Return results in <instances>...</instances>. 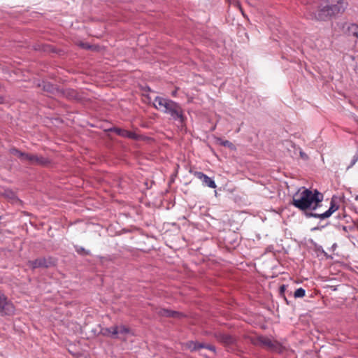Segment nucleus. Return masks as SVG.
Listing matches in <instances>:
<instances>
[{"mask_svg":"<svg viewBox=\"0 0 358 358\" xmlns=\"http://www.w3.org/2000/svg\"><path fill=\"white\" fill-rule=\"evenodd\" d=\"M323 198V194L317 189L311 190L303 187L293 195L290 203L306 215L308 210H315L320 207Z\"/></svg>","mask_w":358,"mask_h":358,"instance_id":"1","label":"nucleus"},{"mask_svg":"<svg viewBox=\"0 0 358 358\" xmlns=\"http://www.w3.org/2000/svg\"><path fill=\"white\" fill-rule=\"evenodd\" d=\"M153 106L157 110L169 114L175 121H178L180 123H183L185 121L181 106L171 99L156 96L153 101Z\"/></svg>","mask_w":358,"mask_h":358,"instance_id":"2","label":"nucleus"},{"mask_svg":"<svg viewBox=\"0 0 358 358\" xmlns=\"http://www.w3.org/2000/svg\"><path fill=\"white\" fill-rule=\"evenodd\" d=\"M15 307L13 304L8 300L7 297L0 293V315H12L15 313Z\"/></svg>","mask_w":358,"mask_h":358,"instance_id":"3","label":"nucleus"},{"mask_svg":"<svg viewBox=\"0 0 358 358\" xmlns=\"http://www.w3.org/2000/svg\"><path fill=\"white\" fill-rule=\"evenodd\" d=\"M330 204V207L327 211L322 213H308L306 214V217L308 218H319L320 220H324L326 218L329 217L334 212H336L338 209V206L335 203L333 199H331Z\"/></svg>","mask_w":358,"mask_h":358,"instance_id":"4","label":"nucleus"},{"mask_svg":"<svg viewBox=\"0 0 358 358\" xmlns=\"http://www.w3.org/2000/svg\"><path fill=\"white\" fill-rule=\"evenodd\" d=\"M27 265L32 269L37 268H48L52 265L51 258L41 257L29 261Z\"/></svg>","mask_w":358,"mask_h":358,"instance_id":"5","label":"nucleus"},{"mask_svg":"<svg viewBox=\"0 0 358 358\" xmlns=\"http://www.w3.org/2000/svg\"><path fill=\"white\" fill-rule=\"evenodd\" d=\"M275 340H272L264 336H259L256 338H251V343L255 345H260L265 348L268 350H271L272 345Z\"/></svg>","mask_w":358,"mask_h":358,"instance_id":"6","label":"nucleus"},{"mask_svg":"<svg viewBox=\"0 0 358 358\" xmlns=\"http://www.w3.org/2000/svg\"><path fill=\"white\" fill-rule=\"evenodd\" d=\"M189 172L192 174H193L195 177L201 180L203 182V185H204L205 186H207L210 188L216 187V184L215 181L212 178H209L207 175L204 174L203 173L200 171H190Z\"/></svg>","mask_w":358,"mask_h":358,"instance_id":"7","label":"nucleus"},{"mask_svg":"<svg viewBox=\"0 0 358 358\" xmlns=\"http://www.w3.org/2000/svg\"><path fill=\"white\" fill-rule=\"evenodd\" d=\"M31 165H41V166H45L50 163V161L48 159L45 158L42 156H39L37 155L34 154H28L27 161Z\"/></svg>","mask_w":358,"mask_h":358,"instance_id":"8","label":"nucleus"},{"mask_svg":"<svg viewBox=\"0 0 358 358\" xmlns=\"http://www.w3.org/2000/svg\"><path fill=\"white\" fill-rule=\"evenodd\" d=\"M187 346L191 351H196L201 348H206L213 352H216V349L214 345L197 341H189L187 343Z\"/></svg>","mask_w":358,"mask_h":358,"instance_id":"9","label":"nucleus"},{"mask_svg":"<svg viewBox=\"0 0 358 358\" xmlns=\"http://www.w3.org/2000/svg\"><path fill=\"white\" fill-rule=\"evenodd\" d=\"M38 87H42L44 92L49 93L50 95L59 96L60 89L49 82L43 81L38 84Z\"/></svg>","mask_w":358,"mask_h":358,"instance_id":"10","label":"nucleus"},{"mask_svg":"<svg viewBox=\"0 0 358 358\" xmlns=\"http://www.w3.org/2000/svg\"><path fill=\"white\" fill-rule=\"evenodd\" d=\"M215 337L218 341L227 346L236 345V338L231 335L220 333Z\"/></svg>","mask_w":358,"mask_h":358,"instance_id":"11","label":"nucleus"},{"mask_svg":"<svg viewBox=\"0 0 358 358\" xmlns=\"http://www.w3.org/2000/svg\"><path fill=\"white\" fill-rule=\"evenodd\" d=\"M110 131L115 132L116 134L122 137L128 138L134 140H136L138 138V134L124 129L113 127L110 129Z\"/></svg>","mask_w":358,"mask_h":358,"instance_id":"12","label":"nucleus"},{"mask_svg":"<svg viewBox=\"0 0 358 358\" xmlns=\"http://www.w3.org/2000/svg\"><path fill=\"white\" fill-rule=\"evenodd\" d=\"M59 97H65L66 99L71 100H78L80 99V96L77 91L73 89H60Z\"/></svg>","mask_w":358,"mask_h":358,"instance_id":"13","label":"nucleus"},{"mask_svg":"<svg viewBox=\"0 0 358 358\" xmlns=\"http://www.w3.org/2000/svg\"><path fill=\"white\" fill-rule=\"evenodd\" d=\"M287 350L286 346L283 345L281 343L278 341H275L272 348L271 349V352L277 353L278 355H282Z\"/></svg>","mask_w":358,"mask_h":358,"instance_id":"14","label":"nucleus"},{"mask_svg":"<svg viewBox=\"0 0 358 358\" xmlns=\"http://www.w3.org/2000/svg\"><path fill=\"white\" fill-rule=\"evenodd\" d=\"M9 152L13 155L17 156L22 162H26L27 159L28 154L27 152H24L20 151V150L12 148L9 150Z\"/></svg>","mask_w":358,"mask_h":358,"instance_id":"15","label":"nucleus"},{"mask_svg":"<svg viewBox=\"0 0 358 358\" xmlns=\"http://www.w3.org/2000/svg\"><path fill=\"white\" fill-rule=\"evenodd\" d=\"M347 27V33L350 36H355V34H357V30H358V25L357 24L352 23V24H345L343 27L345 28Z\"/></svg>","mask_w":358,"mask_h":358,"instance_id":"16","label":"nucleus"},{"mask_svg":"<svg viewBox=\"0 0 358 358\" xmlns=\"http://www.w3.org/2000/svg\"><path fill=\"white\" fill-rule=\"evenodd\" d=\"M105 334L108 335L111 338H117L118 337V331H117V326H113L109 328H106L105 329Z\"/></svg>","mask_w":358,"mask_h":358,"instance_id":"17","label":"nucleus"},{"mask_svg":"<svg viewBox=\"0 0 358 358\" xmlns=\"http://www.w3.org/2000/svg\"><path fill=\"white\" fill-rule=\"evenodd\" d=\"M172 310L166 309V308H157L156 310V313L158 315L162 317H170L172 314Z\"/></svg>","mask_w":358,"mask_h":358,"instance_id":"18","label":"nucleus"},{"mask_svg":"<svg viewBox=\"0 0 358 358\" xmlns=\"http://www.w3.org/2000/svg\"><path fill=\"white\" fill-rule=\"evenodd\" d=\"M217 141L220 143V145L224 146V147H227L231 150L234 149L235 148V146L234 145L230 142L229 141H227V140H222L221 138H218L217 139Z\"/></svg>","mask_w":358,"mask_h":358,"instance_id":"19","label":"nucleus"},{"mask_svg":"<svg viewBox=\"0 0 358 358\" xmlns=\"http://www.w3.org/2000/svg\"><path fill=\"white\" fill-rule=\"evenodd\" d=\"M118 334L126 335L130 333V329L124 325L117 326Z\"/></svg>","mask_w":358,"mask_h":358,"instance_id":"20","label":"nucleus"},{"mask_svg":"<svg viewBox=\"0 0 358 358\" xmlns=\"http://www.w3.org/2000/svg\"><path fill=\"white\" fill-rule=\"evenodd\" d=\"M76 251L78 254L81 255H90V252L89 250H85L83 247L81 246H75Z\"/></svg>","mask_w":358,"mask_h":358,"instance_id":"21","label":"nucleus"},{"mask_svg":"<svg viewBox=\"0 0 358 358\" xmlns=\"http://www.w3.org/2000/svg\"><path fill=\"white\" fill-rule=\"evenodd\" d=\"M305 294H306L305 289L300 287L294 292V296L295 298H301V297L304 296Z\"/></svg>","mask_w":358,"mask_h":358,"instance_id":"22","label":"nucleus"},{"mask_svg":"<svg viewBox=\"0 0 358 358\" xmlns=\"http://www.w3.org/2000/svg\"><path fill=\"white\" fill-rule=\"evenodd\" d=\"M185 315L180 313V312H178V311H175V310H173L172 311V314L171 315L170 317H173V318H181L182 317H184Z\"/></svg>","mask_w":358,"mask_h":358,"instance_id":"23","label":"nucleus"},{"mask_svg":"<svg viewBox=\"0 0 358 358\" xmlns=\"http://www.w3.org/2000/svg\"><path fill=\"white\" fill-rule=\"evenodd\" d=\"M358 160V154H356L352 159V162H351V164L348 166V169H350L351 168L354 164H355V163L357 162Z\"/></svg>","mask_w":358,"mask_h":358,"instance_id":"24","label":"nucleus"},{"mask_svg":"<svg viewBox=\"0 0 358 358\" xmlns=\"http://www.w3.org/2000/svg\"><path fill=\"white\" fill-rule=\"evenodd\" d=\"M80 45L83 48H85V49H87V50H89L91 48V45H89L88 43H81L80 44Z\"/></svg>","mask_w":358,"mask_h":358,"instance_id":"25","label":"nucleus"},{"mask_svg":"<svg viewBox=\"0 0 358 358\" xmlns=\"http://www.w3.org/2000/svg\"><path fill=\"white\" fill-rule=\"evenodd\" d=\"M300 155L302 158L303 159H307L308 158V156L306 154H305L303 152L301 151L300 152Z\"/></svg>","mask_w":358,"mask_h":358,"instance_id":"26","label":"nucleus"},{"mask_svg":"<svg viewBox=\"0 0 358 358\" xmlns=\"http://www.w3.org/2000/svg\"><path fill=\"white\" fill-rule=\"evenodd\" d=\"M285 289H286L285 285H282V286H280V293L284 292H285Z\"/></svg>","mask_w":358,"mask_h":358,"instance_id":"27","label":"nucleus"},{"mask_svg":"<svg viewBox=\"0 0 358 358\" xmlns=\"http://www.w3.org/2000/svg\"><path fill=\"white\" fill-rule=\"evenodd\" d=\"M322 252L324 255V256H326L327 257H329V256L327 255V254L324 252V250H322Z\"/></svg>","mask_w":358,"mask_h":358,"instance_id":"28","label":"nucleus"},{"mask_svg":"<svg viewBox=\"0 0 358 358\" xmlns=\"http://www.w3.org/2000/svg\"><path fill=\"white\" fill-rule=\"evenodd\" d=\"M3 102V98L0 96V103H2Z\"/></svg>","mask_w":358,"mask_h":358,"instance_id":"29","label":"nucleus"},{"mask_svg":"<svg viewBox=\"0 0 358 358\" xmlns=\"http://www.w3.org/2000/svg\"><path fill=\"white\" fill-rule=\"evenodd\" d=\"M337 247V245L336 243H334L333 245H332V248L334 249Z\"/></svg>","mask_w":358,"mask_h":358,"instance_id":"30","label":"nucleus"},{"mask_svg":"<svg viewBox=\"0 0 358 358\" xmlns=\"http://www.w3.org/2000/svg\"><path fill=\"white\" fill-rule=\"evenodd\" d=\"M176 91L172 92V95H173V96H175V95H176Z\"/></svg>","mask_w":358,"mask_h":358,"instance_id":"31","label":"nucleus"},{"mask_svg":"<svg viewBox=\"0 0 358 358\" xmlns=\"http://www.w3.org/2000/svg\"><path fill=\"white\" fill-rule=\"evenodd\" d=\"M334 358H341V357H334Z\"/></svg>","mask_w":358,"mask_h":358,"instance_id":"32","label":"nucleus"}]
</instances>
